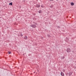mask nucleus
Returning <instances> with one entry per match:
<instances>
[{"label": "nucleus", "mask_w": 76, "mask_h": 76, "mask_svg": "<svg viewBox=\"0 0 76 76\" xmlns=\"http://www.w3.org/2000/svg\"><path fill=\"white\" fill-rule=\"evenodd\" d=\"M71 6H73L74 5V3L73 2H71Z\"/></svg>", "instance_id": "6"}, {"label": "nucleus", "mask_w": 76, "mask_h": 76, "mask_svg": "<svg viewBox=\"0 0 76 76\" xmlns=\"http://www.w3.org/2000/svg\"><path fill=\"white\" fill-rule=\"evenodd\" d=\"M9 5H11V6H12V2H11L9 4Z\"/></svg>", "instance_id": "10"}, {"label": "nucleus", "mask_w": 76, "mask_h": 76, "mask_svg": "<svg viewBox=\"0 0 76 76\" xmlns=\"http://www.w3.org/2000/svg\"><path fill=\"white\" fill-rule=\"evenodd\" d=\"M47 36L49 37H50V35H49V34H47Z\"/></svg>", "instance_id": "14"}, {"label": "nucleus", "mask_w": 76, "mask_h": 76, "mask_svg": "<svg viewBox=\"0 0 76 76\" xmlns=\"http://www.w3.org/2000/svg\"><path fill=\"white\" fill-rule=\"evenodd\" d=\"M50 1H53V0H49Z\"/></svg>", "instance_id": "18"}, {"label": "nucleus", "mask_w": 76, "mask_h": 76, "mask_svg": "<svg viewBox=\"0 0 76 76\" xmlns=\"http://www.w3.org/2000/svg\"><path fill=\"white\" fill-rule=\"evenodd\" d=\"M38 12L39 13H42V11L41 10H40L38 11Z\"/></svg>", "instance_id": "9"}, {"label": "nucleus", "mask_w": 76, "mask_h": 76, "mask_svg": "<svg viewBox=\"0 0 76 76\" xmlns=\"http://www.w3.org/2000/svg\"><path fill=\"white\" fill-rule=\"evenodd\" d=\"M33 24H34L35 25H37V23L35 22H33Z\"/></svg>", "instance_id": "7"}, {"label": "nucleus", "mask_w": 76, "mask_h": 76, "mask_svg": "<svg viewBox=\"0 0 76 76\" xmlns=\"http://www.w3.org/2000/svg\"><path fill=\"white\" fill-rule=\"evenodd\" d=\"M61 59H63V58H61Z\"/></svg>", "instance_id": "20"}, {"label": "nucleus", "mask_w": 76, "mask_h": 76, "mask_svg": "<svg viewBox=\"0 0 76 76\" xmlns=\"http://www.w3.org/2000/svg\"><path fill=\"white\" fill-rule=\"evenodd\" d=\"M20 37H23V34L22 33H20Z\"/></svg>", "instance_id": "11"}, {"label": "nucleus", "mask_w": 76, "mask_h": 76, "mask_svg": "<svg viewBox=\"0 0 76 76\" xmlns=\"http://www.w3.org/2000/svg\"><path fill=\"white\" fill-rule=\"evenodd\" d=\"M24 39H27V36H25L24 37Z\"/></svg>", "instance_id": "8"}, {"label": "nucleus", "mask_w": 76, "mask_h": 76, "mask_svg": "<svg viewBox=\"0 0 76 76\" xmlns=\"http://www.w3.org/2000/svg\"><path fill=\"white\" fill-rule=\"evenodd\" d=\"M57 28H59V29L60 28V26H57Z\"/></svg>", "instance_id": "13"}, {"label": "nucleus", "mask_w": 76, "mask_h": 76, "mask_svg": "<svg viewBox=\"0 0 76 76\" xmlns=\"http://www.w3.org/2000/svg\"><path fill=\"white\" fill-rule=\"evenodd\" d=\"M63 71L64 72H65V70H64V69H63Z\"/></svg>", "instance_id": "17"}, {"label": "nucleus", "mask_w": 76, "mask_h": 76, "mask_svg": "<svg viewBox=\"0 0 76 76\" xmlns=\"http://www.w3.org/2000/svg\"><path fill=\"white\" fill-rule=\"evenodd\" d=\"M61 75L62 76H64V73L63 72H61Z\"/></svg>", "instance_id": "4"}, {"label": "nucleus", "mask_w": 76, "mask_h": 76, "mask_svg": "<svg viewBox=\"0 0 76 76\" xmlns=\"http://www.w3.org/2000/svg\"><path fill=\"white\" fill-rule=\"evenodd\" d=\"M50 8H53V5H52L50 6Z\"/></svg>", "instance_id": "12"}, {"label": "nucleus", "mask_w": 76, "mask_h": 76, "mask_svg": "<svg viewBox=\"0 0 76 76\" xmlns=\"http://www.w3.org/2000/svg\"><path fill=\"white\" fill-rule=\"evenodd\" d=\"M66 52L67 53H70L71 52V49L69 48H67L66 49Z\"/></svg>", "instance_id": "2"}, {"label": "nucleus", "mask_w": 76, "mask_h": 76, "mask_svg": "<svg viewBox=\"0 0 76 76\" xmlns=\"http://www.w3.org/2000/svg\"><path fill=\"white\" fill-rule=\"evenodd\" d=\"M30 26H31V27H32L33 28H35L37 27V26H36V25H35L34 24H31Z\"/></svg>", "instance_id": "1"}, {"label": "nucleus", "mask_w": 76, "mask_h": 76, "mask_svg": "<svg viewBox=\"0 0 76 76\" xmlns=\"http://www.w3.org/2000/svg\"><path fill=\"white\" fill-rule=\"evenodd\" d=\"M64 58H65V57H64V56L63 57V59H64Z\"/></svg>", "instance_id": "19"}, {"label": "nucleus", "mask_w": 76, "mask_h": 76, "mask_svg": "<svg viewBox=\"0 0 76 76\" xmlns=\"http://www.w3.org/2000/svg\"><path fill=\"white\" fill-rule=\"evenodd\" d=\"M10 53H11V52H8V54H10Z\"/></svg>", "instance_id": "16"}, {"label": "nucleus", "mask_w": 76, "mask_h": 76, "mask_svg": "<svg viewBox=\"0 0 76 76\" xmlns=\"http://www.w3.org/2000/svg\"><path fill=\"white\" fill-rule=\"evenodd\" d=\"M41 7H42V8H43V7H44V6H42V5H41Z\"/></svg>", "instance_id": "15"}, {"label": "nucleus", "mask_w": 76, "mask_h": 76, "mask_svg": "<svg viewBox=\"0 0 76 76\" xmlns=\"http://www.w3.org/2000/svg\"><path fill=\"white\" fill-rule=\"evenodd\" d=\"M36 7H40V5H39L38 4H37L36 5Z\"/></svg>", "instance_id": "5"}, {"label": "nucleus", "mask_w": 76, "mask_h": 76, "mask_svg": "<svg viewBox=\"0 0 76 76\" xmlns=\"http://www.w3.org/2000/svg\"><path fill=\"white\" fill-rule=\"evenodd\" d=\"M72 73H73V72H69V76H71V75H72Z\"/></svg>", "instance_id": "3"}]
</instances>
